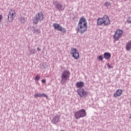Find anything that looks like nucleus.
Returning <instances> with one entry per match:
<instances>
[{"mask_svg":"<svg viewBox=\"0 0 131 131\" xmlns=\"http://www.w3.org/2000/svg\"><path fill=\"white\" fill-rule=\"evenodd\" d=\"M2 19V17H0V21H1Z\"/></svg>","mask_w":131,"mask_h":131,"instance_id":"26","label":"nucleus"},{"mask_svg":"<svg viewBox=\"0 0 131 131\" xmlns=\"http://www.w3.org/2000/svg\"><path fill=\"white\" fill-rule=\"evenodd\" d=\"M123 31L121 30H118L114 35V37L116 40H118L119 38L122 35Z\"/></svg>","mask_w":131,"mask_h":131,"instance_id":"8","label":"nucleus"},{"mask_svg":"<svg viewBox=\"0 0 131 131\" xmlns=\"http://www.w3.org/2000/svg\"><path fill=\"white\" fill-rule=\"evenodd\" d=\"M56 8H57V9H58V10H63V8H62L61 5H56Z\"/></svg>","mask_w":131,"mask_h":131,"instance_id":"17","label":"nucleus"},{"mask_svg":"<svg viewBox=\"0 0 131 131\" xmlns=\"http://www.w3.org/2000/svg\"><path fill=\"white\" fill-rule=\"evenodd\" d=\"M41 18L42 19H43V17H41ZM39 19V17H35V18L33 20L34 23L36 24L37 23V22H38V19Z\"/></svg>","mask_w":131,"mask_h":131,"instance_id":"16","label":"nucleus"},{"mask_svg":"<svg viewBox=\"0 0 131 131\" xmlns=\"http://www.w3.org/2000/svg\"><path fill=\"white\" fill-rule=\"evenodd\" d=\"M78 94L79 95L81 98H83V97H86L88 96V92L84 91V89H79L77 90Z\"/></svg>","mask_w":131,"mask_h":131,"instance_id":"7","label":"nucleus"},{"mask_svg":"<svg viewBox=\"0 0 131 131\" xmlns=\"http://www.w3.org/2000/svg\"><path fill=\"white\" fill-rule=\"evenodd\" d=\"M104 24L105 25L110 24V19L109 17H103V18H99L97 20L98 25H102Z\"/></svg>","mask_w":131,"mask_h":131,"instance_id":"2","label":"nucleus"},{"mask_svg":"<svg viewBox=\"0 0 131 131\" xmlns=\"http://www.w3.org/2000/svg\"><path fill=\"white\" fill-rule=\"evenodd\" d=\"M106 5H110V4L109 3H107V4H106Z\"/></svg>","mask_w":131,"mask_h":131,"instance_id":"27","label":"nucleus"},{"mask_svg":"<svg viewBox=\"0 0 131 131\" xmlns=\"http://www.w3.org/2000/svg\"><path fill=\"white\" fill-rule=\"evenodd\" d=\"M77 88H82L84 85V82L83 81H78L76 83Z\"/></svg>","mask_w":131,"mask_h":131,"instance_id":"12","label":"nucleus"},{"mask_svg":"<svg viewBox=\"0 0 131 131\" xmlns=\"http://www.w3.org/2000/svg\"><path fill=\"white\" fill-rule=\"evenodd\" d=\"M107 67H108V68H112L110 64H109V63H107Z\"/></svg>","mask_w":131,"mask_h":131,"instance_id":"23","label":"nucleus"},{"mask_svg":"<svg viewBox=\"0 0 131 131\" xmlns=\"http://www.w3.org/2000/svg\"><path fill=\"white\" fill-rule=\"evenodd\" d=\"M71 54L72 55L73 57L75 58V59H78L79 58V53H78V51L77 50V49H72Z\"/></svg>","mask_w":131,"mask_h":131,"instance_id":"5","label":"nucleus"},{"mask_svg":"<svg viewBox=\"0 0 131 131\" xmlns=\"http://www.w3.org/2000/svg\"><path fill=\"white\" fill-rule=\"evenodd\" d=\"M0 17H2V15H0Z\"/></svg>","mask_w":131,"mask_h":131,"instance_id":"29","label":"nucleus"},{"mask_svg":"<svg viewBox=\"0 0 131 131\" xmlns=\"http://www.w3.org/2000/svg\"><path fill=\"white\" fill-rule=\"evenodd\" d=\"M98 59H99V60H101V61H102L103 60V57H102V56H99Z\"/></svg>","mask_w":131,"mask_h":131,"instance_id":"20","label":"nucleus"},{"mask_svg":"<svg viewBox=\"0 0 131 131\" xmlns=\"http://www.w3.org/2000/svg\"><path fill=\"white\" fill-rule=\"evenodd\" d=\"M40 78V76H39V75H36V77H35V80H38Z\"/></svg>","mask_w":131,"mask_h":131,"instance_id":"21","label":"nucleus"},{"mask_svg":"<svg viewBox=\"0 0 131 131\" xmlns=\"http://www.w3.org/2000/svg\"><path fill=\"white\" fill-rule=\"evenodd\" d=\"M70 72L68 70H64L61 74V81H66L67 79H69L70 76Z\"/></svg>","mask_w":131,"mask_h":131,"instance_id":"4","label":"nucleus"},{"mask_svg":"<svg viewBox=\"0 0 131 131\" xmlns=\"http://www.w3.org/2000/svg\"><path fill=\"white\" fill-rule=\"evenodd\" d=\"M104 58L106 60H108L111 58V54L110 53H104Z\"/></svg>","mask_w":131,"mask_h":131,"instance_id":"11","label":"nucleus"},{"mask_svg":"<svg viewBox=\"0 0 131 131\" xmlns=\"http://www.w3.org/2000/svg\"><path fill=\"white\" fill-rule=\"evenodd\" d=\"M34 97L35 98H37V97H46L47 99L48 98V96H47L46 94H41V93H37L36 94H35Z\"/></svg>","mask_w":131,"mask_h":131,"instance_id":"10","label":"nucleus"},{"mask_svg":"<svg viewBox=\"0 0 131 131\" xmlns=\"http://www.w3.org/2000/svg\"><path fill=\"white\" fill-rule=\"evenodd\" d=\"M126 48L127 51H129L131 49V40L127 43Z\"/></svg>","mask_w":131,"mask_h":131,"instance_id":"13","label":"nucleus"},{"mask_svg":"<svg viewBox=\"0 0 131 131\" xmlns=\"http://www.w3.org/2000/svg\"><path fill=\"white\" fill-rule=\"evenodd\" d=\"M127 21L128 23H131V17H129L128 19V20H127Z\"/></svg>","mask_w":131,"mask_h":131,"instance_id":"22","label":"nucleus"},{"mask_svg":"<svg viewBox=\"0 0 131 131\" xmlns=\"http://www.w3.org/2000/svg\"><path fill=\"white\" fill-rule=\"evenodd\" d=\"M88 23L84 17H82L80 19L79 22L78 24L77 30L80 33H83L87 30Z\"/></svg>","mask_w":131,"mask_h":131,"instance_id":"1","label":"nucleus"},{"mask_svg":"<svg viewBox=\"0 0 131 131\" xmlns=\"http://www.w3.org/2000/svg\"><path fill=\"white\" fill-rule=\"evenodd\" d=\"M74 116L76 120H78L79 119H80V118H84L86 116V111L85 110H81L80 111H79V112H76Z\"/></svg>","mask_w":131,"mask_h":131,"instance_id":"3","label":"nucleus"},{"mask_svg":"<svg viewBox=\"0 0 131 131\" xmlns=\"http://www.w3.org/2000/svg\"><path fill=\"white\" fill-rule=\"evenodd\" d=\"M38 17H43V14L41 12H40L39 13H38Z\"/></svg>","mask_w":131,"mask_h":131,"instance_id":"19","label":"nucleus"},{"mask_svg":"<svg viewBox=\"0 0 131 131\" xmlns=\"http://www.w3.org/2000/svg\"><path fill=\"white\" fill-rule=\"evenodd\" d=\"M53 121L54 122V123L55 124H56L57 123H58L59 122V118L58 117H55V118H54Z\"/></svg>","mask_w":131,"mask_h":131,"instance_id":"15","label":"nucleus"},{"mask_svg":"<svg viewBox=\"0 0 131 131\" xmlns=\"http://www.w3.org/2000/svg\"><path fill=\"white\" fill-rule=\"evenodd\" d=\"M123 90H121V89H119L118 90H117L116 92L114 94V97H119V96H121L123 93Z\"/></svg>","mask_w":131,"mask_h":131,"instance_id":"9","label":"nucleus"},{"mask_svg":"<svg viewBox=\"0 0 131 131\" xmlns=\"http://www.w3.org/2000/svg\"><path fill=\"white\" fill-rule=\"evenodd\" d=\"M14 18L13 17H8V20L9 21V22H11L13 20Z\"/></svg>","mask_w":131,"mask_h":131,"instance_id":"18","label":"nucleus"},{"mask_svg":"<svg viewBox=\"0 0 131 131\" xmlns=\"http://www.w3.org/2000/svg\"><path fill=\"white\" fill-rule=\"evenodd\" d=\"M37 50H38V51H40V49H39V48H37Z\"/></svg>","mask_w":131,"mask_h":131,"instance_id":"25","label":"nucleus"},{"mask_svg":"<svg viewBox=\"0 0 131 131\" xmlns=\"http://www.w3.org/2000/svg\"><path fill=\"white\" fill-rule=\"evenodd\" d=\"M46 79H42V83L46 82Z\"/></svg>","mask_w":131,"mask_h":131,"instance_id":"24","label":"nucleus"},{"mask_svg":"<svg viewBox=\"0 0 131 131\" xmlns=\"http://www.w3.org/2000/svg\"><path fill=\"white\" fill-rule=\"evenodd\" d=\"M53 27H54L55 29H57V30H59V31H61V32H63V33H66V29L65 28H63L59 24H57V23H54L53 24Z\"/></svg>","mask_w":131,"mask_h":131,"instance_id":"6","label":"nucleus"},{"mask_svg":"<svg viewBox=\"0 0 131 131\" xmlns=\"http://www.w3.org/2000/svg\"><path fill=\"white\" fill-rule=\"evenodd\" d=\"M129 119H131V115H130V117H129Z\"/></svg>","mask_w":131,"mask_h":131,"instance_id":"28","label":"nucleus"},{"mask_svg":"<svg viewBox=\"0 0 131 131\" xmlns=\"http://www.w3.org/2000/svg\"><path fill=\"white\" fill-rule=\"evenodd\" d=\"M15 15V11H13V10H11L9 12V16H10L11 17H13Z\"/></svg>","mask_w":131,"mask_h":131,"instance_id":"14","label":"nucleus"}]
</instances>
